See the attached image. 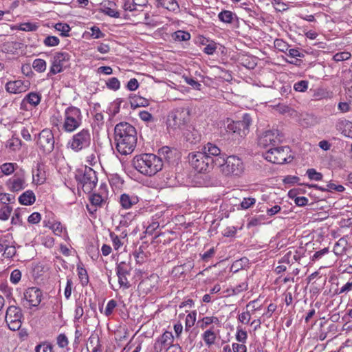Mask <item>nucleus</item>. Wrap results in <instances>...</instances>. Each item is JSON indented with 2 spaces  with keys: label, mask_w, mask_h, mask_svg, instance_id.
<instances>
[{
  "label": "nucleus",
  "mask_w": 352,
  "mask_h": 352,
  "mask_svg": "<svg viewBox=\"0 0 352 352\" xmlns=\"http://www.w3.org/2000/svg\"><path fill=\"white\" fill-rule=\"evenodd\" d=\"M116 148L122 155L131 153L137 144V132L134 126L128 122L117 124L114 129Z\"/></svg>",
  "instance_id": "f257e3e1"
},
{
  "label": "nucleus",
  "mask_w": 352,
  "mask_h": 352,
  "mask_svg": "<svg viewBox=\"0 0 352 352\" xmlns=\"http://www.w3.org/2000/svg\"><path fill=\"white\" fill-rule=\"evenodd\" d=\"M133 167L141 174L153 176L163 167L162 160L152 153H143L134 157L132 161Z\"/></svg>",
  "instance_id": "f03ea898"
},
{
  "label": "nucleus",
  "mask_w": 352,
  "mask_h": 352,
  "mask_svg": "<svg viewBox=\"0 0 352 352\" xmlns=\"http://www.w3.org/2000/svg\"><path fill=\"white\" fill-rule=\"evenodd\" d=\"M190 120V109L188 107H178L168 116L167 129L173 135H180Z\"/></svg>",
  "instance_id": "7ed1b4c3"
},
{
  "label": "nucleus",
  "mask_w": 352,
  "mask_h": 352,
  "mask_svg": "<svg viewBox=\"0 0 352 352\" xmlns=\"http://www.w3.org/2000/svg\"><path fill=\"white\" fill-rule=\"evenodd\" d=\"M188 159L192 168L199 173L209 170L217 165H221L223 163V160L221 158H217L213 161L203 151L190 153Z\"/></svg>",
  "instance_id": "20e7f679"
},
{
  "label": "nucleus",
  "mask_w": 352,
  "mask_h": 352,
  "mask_svg": "<svg viewBox=\"0 0 352 352\" xmlns=\"http://www.w3.org/2000/svg\"><path fill=\"white\" fill-rule=\"evenodd\" d=\"M82 124L80 110L76 107H69L65 111V120L63 129L69 133L74 131Z\"/></svg>",
  "instance_id": "39448f33"
},
{
  "label": "nucleus",
  "mask_w": 352,
  "mask_h": 352,
  "mask_svg": "<svg viewBox=\"0 0 352 352\" xmlns=\"http://www.w3.org/2000/svg\"><path fill=\"white\" fill-rule=\"evenodd\" d=\"M224 162L223 164L217 165L224 175L239 176L243 173L244 165L239 157L235 155L225 157Z\"/></svg>",
  "instance_id": "423d86ee"
},
{
  "label": "nucleus",
  "mask_w": 352,
  "mask_h": 352,
  "mask_svg": "<svg viewBox=\"0 0 352 352\" xmlns=\"http://www.w3.org/2000/svg\"><path fill=\"white\" fill-rule=\"evenodd\" d=\"M91 142V135L87 129H83L74 134L68 142L69 146L74 151L78 152L89 147Z\"/></svg>",
  "instance_id": "0eeeda50"
},
{
  "label": "nucleus",
  "mask_w": 352,
  "mask_h": 352,
  "mask_svg": "<svg viewBox=\"0 0 352 352\" xmlns=\"http://www.w3.org/2000/svg\"><path fill=\"white\" fill-rule=\"evenodd\" d=\"M288 146L270 148L265 154V158L274 164H283L291 157Z\"/></svg>",
  "instance_id": "6e6552de"
},
{
  "label": "nucleus",
  "mask_w": 352,
  "mask_h": 352,
  "mask_svg": "<svg viewBox=\"0 0 352 352\" xmlns=\"http://www.w3.org/2000/svg\"><path fill=\"white\" fill-rule=\"evenodd\" d=\"M22 319L23 314L20 307L12 305L7 308L5 320L10 330H19L22 324Z\"/></svg>",
  "instance_id": "1a4fd4ad"
},
{
  "label": "nucleus",
  "mask_w": 352,
  "mask_h": 352,
  "mask_svg": "<svg viewBox=\"0 0 352 352\" xmlns=\"http://www.w3.org/2000/svg\"><path fill=\"white\" fill-rule=\"evenodd\" d=\"M85 192L89 193L96 187L98 182L96 173L89 167H85L83 174L78 177Z\"/></svg>",
  "instance_id": "9d476101"
},
{
  "label": "nucleus",
  "mask_w": 352,
  "mask_h": 352,
  "mask_svg": "<svg viewBox=\"0 0 352 352\" xmlns=\"http://www.w3.org/2000/svg\"><path fill=\"white\" fill-rule=\"evenodd\" d=\"M37 144L45 153H51L54 148V138L51 130L43 129L39 134Z\"/></svg>",
  "instance_id": "9b49d317"
},
{
  "label": "nucleus",
  "mask_w": 352,
  "mask_h": 352,
  "mask_svg": "<svg viewBox=\"0 0 352 352\" xmlns=\"http://www.w3.org/2000/svg\"><path fill=\"white\" fill-rule=\"evenodd\" d=\"M173 336L170 331H165L160 337H159L153 346L155 352H162L164 349H169L170 346L175 348L179 352L181 348L177 345H173Z\"/></svg>",
  "instance_id": "f8f14e48"
},
{
  "label": "nucleus",
  "mask_w": 352,
  "mask_h": 352,
  "mask_svg": "<svg viewBox=\"0 0 352 352\" xmlns=\"http://www.w3.org/2000/svg\"><path fill=\"white\" fill-rule=\"evenodd\" d=\"M70 56L67 52H57L54 54L52 66L47 76L55 75L63 72L64 63L69 61Z\"/></svg>",
  "instance_id": "ddd939ff"
},
{
  "label": "nucleus",
  "mask_w": 352,
  "mask_h": 352,
  "mask_svg": "<svg viewBox=\"0 0 352 352\" xmlns=\"http://www.w3.org/2000/svg\"><path fill=\"white\" fill-rule=\"evenodd\" d=\"M279 142L278 131L269 130L265 131L258 139L260 146L267 148L270 146H275Z\"/></svg>",
  "instance_id": "4468645a"
},
{
  "label": "nucleus",
  "mask_w": 352,
  "mask_h": 352,
  "mask_svg": "<svg viewBox=\"0 0 352 352\" xmlns=\"http://www.w3.org/2000/svg\"><path fill=\"white\" fill-rule=\"evenodd\" d=\"M24 298L30 306L36 307L41 302L42 292L38 288L30 287L24 293Z\"/></svg>",
  "instance_id": "2eb2a0df"
},
{
  "label": "nucleus",
  "mask_w": 352,
  "mask_h": 352,
  "mask_svg": "<svg viewBox=\"0 0 352 352\" xmlns=\"http://www.w3.org/2000/svg\"><path fill=\"white\" fill-rule=\"evenodd\" d=\"M10 189L12 192H19L23 190L26 186V181L24 173H15L14 175L8 181Z\"/></svg>",
  "instance_id": "dca6fc26"
},
{
  "label": "nucleus",
  "mask_w": 352,
  "mask_h": 352,
  "mask_svg": "<svg viewBox=\"0 0 352 352\" xmlns=\"http://www.w3.org/2000/svg\"><path fill=\"white\" fill-rule=\"evenodd\" d=\"M29 82H26L17 80L14 81H10L6 85V91L12 94H19L25 92L28 88Z\"/></svg>",
  "instance_id": "f3484780"
},
{
  "label": "nucleus",
  "mask_w": 352,
  "mask_h": 352,
  "mask_svg": "<svg viewBox=\"0 0 352 352\" xmlns=\"http://www.w3.org/2000/svg\"><path fill=\"white\" fill-rule=\"evenodd\" d=\"M33 182L36 185L43 184L46 179L45 165L43 163H38L35 169L32 170Z\"/></svg>",
  "instance_id": "a211bd4d"
},
{
  "label": "nucleus",
  "mask_w": 352,
  "mask_h": 352,
  "mask_svg": "<svg viewBox=\"0 0 352 352\" xmlns=\"http://www.w3.org/2000/svg\"><path fill=\"white\" fill-rule=\"evenodd\" d=\"M203 152L214 161L217 158L223 160V164L225 155L221 153V150L216 145L208 142L203 148Z\"/></svg>",
  "instance_id": "6ab92c4d"
},
{
  "label": "nucleus",
  "mask_w": 352,
  "mask_h": 352,
  "mask_svg": "<svg viewBox=\"0 0 352 352\" xmlns=\"http://www.w3.org/2000/svg\"><path fill=\"white\" fill-rule=\"evenodd\" d=\"M251 117L248 113L243 115L241 120L236 121L238 128L240 129L239 135L241 137L246 135L249 131V126L251 124Z\"/></svg>",
  "instance_id": "aec40b11"
},
{
  "label": "nucleus",
  "mask_w": 352,
  "mask_h": 352,
  "mask_svg": "<svg viewBox=\"0 0 352 352\" xmlns=\"http://www.w3.org/2000/svg\"><path fill=\"white\" fill-rule=\"evenodd\" d=\"M138 198L136 196H129L127 194H122L120 198V203L124 209H129L133 205L137 204Z\"/></svg>",
  "instance_id": "412c9836"
},
{
  "label": "nucleus",
  "mask_w": 352,
  "mask_h": 352,
  "mask_svg": "<svg viewBox=\"0 0 352 352\" xmlns=\"http://www.w3.org/2000/svg\"><path fill=\"white\" fill-rule=\"evenodd\" d=\"M36 201V197L33 191L27 190L24 192L19 197V201L22 205H32Z\"/></svg>",
  "instance_id": "4be33fe9"
},
{
  "label": "nucleus",
  "mask_w": 352,
  "mask_h": 352,
  "mask_svg": "<svg viewBox=\"0 0 352 352\" xmlns=\"http://www.w3.org/2000/svg\"><path fill=\"white\" fill-rule=\"evenodd\" d=\"M130 104L131 108L135 109L140 107H146L149 104L148 100L140 96L134 95L130 97Z\"/></svg>",
  "instance_id": "5701e85b"
},
{
  "label": "nucleus",
  "mask_w": 352,
  "mask_h": 352,
  "mask_svg": "<svg viewBox=\"0 0 352 352\" xmlns=\"http://www.w3.org/2000/svg\"><path fill=\"white\" fill-rule=\"evenodd\" d=\"M158 5L167 9L169 11H177L179 10V6L176 0H157Z\"/></svg>",
  "instance_id": "b1692460"
},
{
  "label": "nucleus",
  "mask_w": 352,
  "mask_h": 352,
  "mask_svg": "<svg viewBox=\"0 0 352 352\" xmlns=\"http://www.w3.org/2000/svg\"><path fill=\"white\" fill-rule=\"evenodd\" d=\"M347 241L344 238L340 239L334 245L333 252L336 255H341L346 250Z\"/></svg>",
  "instance_id": "393cba45"
},
{
  "label": "nucleus",
  "mask_w": 352,
  "mask_h": 352,
  "mask_svg": "<svg viewBox=\"0 0 352 352\" xmlns=\"http://www.w3.org/2000/svg\"><path fill=\"white\" fill-rule=\"evenodd\" d=\"M132 268L129 263L124 261L118 264L116 267L117 275H129Z\"/></svg>",
  "instance_id": "a878e982"
},
{
  "label": "nucleus",
  "mask_w": 352,
  "mask_h": 352,
  "mask_svg": "<svg viewBox=\"0 0 352 352\" xmlns=\"http://www.w3.org/2000/svg\"><path fill=\"white\" fill-rule=\"evenodd\" d=\"M12 212V207L0 204V220L7 221Z\"/></svg>",
  "instance_id": "bb28decb"
},
{
  "label": "nucleus",
  "mask_w": 352,
  "mask_h": 352,
  "mask_svg": "<svg viewBox=\"0 0 352 352\" xmlns=\"http://www.w3.org/2000/svg\"><path fill=\"white\" fill-rule=\"evenodd\" d=\"M23 101H26L28 103L35 107L39 104L41 96L37 93L31 92L26 96Z\"/></svg>",
  "instance_id": "cd10ccee"
},
{
  "label": "nucleus",
  "mask_w": 352,
  "mask_h": 352,
  "mask_svg": "<svg viewBox=\"0 0 352 352\" xmlns=\"http://www.w3.org/2000/svg\"><path fill=\"white\" fill-rule=\"evenodd\" d=\"M145 0H133V2H130L129 1H126L123 8L124 10L129 11H134L136 10V6H143L144 5Z\"/></svg>",
  "instance_id": "c85d7f7f"
},
{
  "label": "nucleus",
  "mask_w": 352,
  "mask_h": 352,
  "mask_svg": "<svg viewBox=\"0 0 352 352\" xmlns=\"http://www.w3.org/2000/svg\"><path fill=\"white\" fill-rule=\"evenodd\" d=\"M182 133L185 136L186 141L189 142L190 143L195 144L199 140V135L198 132L195 129H193L192 132L186 131L185 132L183 131Z\"/></svg>",
  "instance_id": "c756f323"
},
{
  "label": "nucleus",
  "mask_w": 352,
  "mask_h": 352,
  "mask_svg": "<svg viewBox=\"0 0 352 352\" xmlns=\"http://www.w3.org/2000/svg\"><path fill=\"white\" fill-rule=\"evenodd\" d=\"M234 14L229 10H223L219 14L218 17L222 22L231 23L233 20Z\"/></svg>",
  "instance_id": "7c9ffc66"
},
{
  "label": "nucleus",
  "mask_w": 352,
  "mask_h": 352,
  "mask_svg": "<svg viewBox=\"0 0 352 352\" xmlns=\"http://www.w3.org/2000/svg\"><path fill=\"white\" fill-rule=\"evenodd\" d=\"M54 28L60 32V35L63 36H69V32L70 31L71 28L69 25L67 23H58L54 25Z\"/></svg>",
  "instance_id": "2f4dec72"
},
{
  "label": "nucleus",
  "mask_w": 352,
  "mask_h": 352,
  "mask_svg": "<svg viewBox=\"0 0 352 352\" xmlns=\"http://www.w3.org/2000/svg\"><path fill=\"white\" fill-rule=\"evenodd\" d=\"M203 339L206 344L210 346L214 343L216 336L213 331L207 330L203 335Z\"/></svg>",
  "instance_id": "473e14b6"
},
{
  "label": "nucleus",
  "mask_w": 352,
  "mask_h": 352,
  "mask_svg": "<svg viewBox=\"0 0 352 352\" xmlns=\"http://www.w3.org/2000/svg\"><path fill=\"white\" fill-rule=\"evenodd\" d=\"M173 37L175 41H186L190 38V35L188 32L184 31H177L173 34Z\"/></svg>",
  "instance_id": "72a5a7b5"
},
{
  "label": "nucleus",
  "mask_w": 352,
  "mask_h": 352,
  "mask_svg": "<svg viewBox=\"0 0 352 352\" xmlns=\"http://www.w3.org/2000/svg\"><path fill=\"white\" fill-rule=\"evenodd\" d=\"M32 67L36 72H43L46 69V62L43 59H35L33 61Z\"/></svg>",
  "instance_id": "f704fd0d"
},
{
  "label": "nucleus",
  "mask_w": 352,
  "mask_h": 352,
  "mask_svg": "<svg viewBox=\"0 0 352 352\" xmlns=\"http://www.w3.org/2000/svg\"><path fill=\"white\" fill-rule=\"evenodd\" d=\"M274 43L275 48L280 52H286L289 50V45L282 39H276Z\"/></svg>",
  "instance_id": "c9c22d12"
},
{
  "label": "nucleus",
  "mask_w": 352,
  "mask_h": 352,
  "mask_svg": "<svg viewBox=\"0 0 352 352\" xmlns=\"http://www.w3.org/2000/svg\"><path fill=\"white\" fill-rule=\"evenodd\" d=\"M248 258L245 257L242 258L240 260H236L232 265L231 270L234 272H238L239 270L243 267V266L248 263Z\"/></svg>",
  "instance_id": "e433bc0d"
},
{
  "label": "nucleus",
  "mask_w": 352,
  "mask_h": 352,
  "mask_svg": "<svg viewBox=\"0 0 352 352\" xmlns=\"http://www.w3.org/2000/svg\"><path fill=\"white\" fill-rule=\"evenodd\" d=\"M78 273L79 278L82 285H86L89 282V277L86 270L81 267H78Z\"/></svg>",
  "instance_id": "4c0bfd02"
},
{
  "label": "nucleus",
  "mask_w": 352,
  "mask_h": 352,
  "mask_svg": "<svg viewBox=\"0 0 352 352\" xmlns=\"http://www.w3.org/2000/svg\"><path fill=\"white\" fill-rule=\"evenodd\" d=\"M106 85L109 89H112L114 91L119 89L120 87V81L116 77L109 78L108 81L106 82Z\"/></svg>",
  "instance_id": "58836bf2"
},
{
  "label": "nucleus",
  "mask_w": 352,
  "mask_h": 352,
  "mask_svg": "<svg viewBox=\"0 0 352 352\" xmlns=\"http://www.w3.org/2000/svg\"><path fill=\"white\" fill-rule=\"evenodd\" d=\"M219 322V319L217 317H204L201 321H199L198 322L200 323V327L201 329H205L208 325L212 324V323H217Z\"/></svg>",
  "instance_id": "ea45409f"
},
{
  "label": "nucleus",
  "mask_w": 352,
  "mask_h": 352,
  "mask_svg": "<svg viewBox=\"0 0 352 352\" xmlns=\"http://www.w3.org/2000/svg\"><path fill=\"white\" fill-rule=\"evenodd\" d=\"M59 38L54 36H48L43 41L45 45L48 47L56 46L59 44Z\"/></svg>",
  "instance_id": "a19ab883"
},
{
  "label": "nucleus",
  "mask_w": 352,
  "mask_h": 352,
  "mask_svg": "<svg viewBox=\"0 0 352 352\" xmlns=\"http://www.w3.org/2000/svg\"><path fill=\"white\" fill-rule=\"evenodd\" d=\"M307 175L311 180L320 181L322 179V175L317 172L314 168H309L307 170Z\"/></svg>",
  "instance_id": "79ce46f5"
},
{
  "label": "nucleus",
  "mask_w": 352,
  "mask_h": 352,
  "mask_svg": "<svg viewBox=\"0 0 352 352\" xmlns=\"http://www.w3.org/2000/svg\"><path fill=\"white\" fill-rule=\"evenodd\" d=\"M36 352H54L53 346L49 343H42L36 346Z\"/></svg>",
  "instance_id": "37998d69"
},
{
  "label": "nucleus",
  "mask_w": 352,
  "mask_h": 352,
  "mask_svg": "<svg viewBox=\"0 0 352 352\" xmlns=\"http://www.w3.org/2000/svg\"><path fill=\"white\" fill-rule=\"evenodd\" d=\"M196 312L193 311L190 314H188L186 318V329L187 330L188 328H190L192 327L195 322L196 320Z\"/></svg>",
  "instance_id": "c03bdc74"
},
{
  "label": "nucleus",
  "mask_w": 352,
  "mask_h": 352,
  "mask_svg": "<svg viewBox=\"0 0 352 352\" xmlns=\"http://www.w3.org/2000/svg\"><path fill=\"white\" fill-rule=\"evenodd\" d=\"M1 170L3 174L9 175L14 171V164L12 163H5L1 166Z\"/></svg>",
  "instance_id": "a18cd8bd"
},
{
  "label": "nucleus",
  "mask_w": 352,
  "mask_h": 352,
  "mask_svg": "<svg viewBox=\"0 0 352 352\" xmlns=\"http://www.w3.org/2000/svg\"><path fill=\"white\" fill-rule=\"evenodd\" d=\"M351 57V54L347 52L336 53L333 56V60L336 62L348 60Z\"/></svg>",
  "instance_id": "49530a36"
},
{
  "label": "nucleus",
  "mask_w": 352,
  "mask_h": 352,
  "mask_svg": "<svg viewBox=\"0 0 352 352\" xmlns=\"http://www.w3.org/2000/svg\"><path fill=\"white\" fill-rule=\"evenodd\" d=\"M308 87V82L307 80H300L296 82L294 85V88L296 91L303 92L307 90Z\"/></svg>",
  "instance_id": "de8ad7c7"
},
{
  "label": "nucleus",
  "mask_w": 352,
  "mask_h": 352,
  "mask_svg": "<svg viewBox=\"0 0 352 352\" xmlns=\"http://www.w3.org/2000/svg\"><path fill=\"white\" fill-rule=\"evenodd\" d=\"M116 306H117V302L116 300H109L106 306V308L104 310V314L107 316H110L113 313V311L116 308Z\"/></svg>",
  "instance_id": "09e8293b"
},
{
  "label": "nucleus",
  "mask_w": 352,
  "mask_h": 352,
  "mask_svg": "<svg viewBox=\"0 0 352 352\" xmlns=\"http://www.w3.org/2000/svg\"><path fill=\"white\" fill-rule=\"evenodd\" d=\"M248 338L247 332L241 329L237 328V332L236 334V339L238 342L244 343L245 342Z\"/></svg>",
  "instance_id": "8fccbe9b"
},
{
  "label": "nucleus",
  "mask_w": 352,
  "mask_h": 352,
  "mask_svg": "<svg viewBox=\"0 0 352 352\" xmlns=\"http://www.w3.org/2000/svg\"><path fill=\"white\" fill-rule=\"evenodd\" d=\"M256 202V200L254 198L252 197H246L243 199V201L241 203V206L243 209H248L250 208L252 206H253Z\"/></svg>",
  "instance_id": "3c124183"
},
{
  "label": "nucleus",
  "mask_w": 352,
  "mask_h": 352,
  "mask_svg": "<svg viewBox=\"0 0 352 352\" xmlns=\"http://www.w3.org/2000/svg\"><path fill=\"white\" fill-rule=\"evenodd\" d=\"M16 250L13 245H6V248L3 252V256L7 258H12L16 254Z\"/></svg>",
  "instance_id": "603ef678"
},
{
  "label": "nucleus",
  "mask_w": 352,
  "mask_h": 352,
  "mask_svg": "<svg viewBox=\"0 0 352 352\" xmlns=\"http://www.w3.org/2000/svg\"><path fill=\"white\" fill-rule=\"evenodd\" d=\"M21 278V272L19 270H14L12 272L10 275V281L16 284L19 282Z\"/></svg>",
  "instance_id": "864d4df0"
},
{
  "label": "nucleus",
  "mask_w": 352,
  "mask_h": 352,
  "mask_svg": "<svg viewBox=\"0 0 352 352\" xmlns=\"http://www.w3.org/2000/svg\"><path fill=\"white\" fill-rule=\"evenodd\" d=\"M330 96V94L324 89H318L314 94L316 100H322L327 98Z\"/></svg>",
  "instance_id": "5fc2aeb1"
},
{
  "label": "nucleus",
  "mask_w": 352,
  "mask_h": 352,
  "mask_svg": "<svg viewBox=\"0 0 352 352\" xmlns=\"http://www.w3.org/2000/svg\"><path fill=\"white\" fill-rule=\"evenodd\" d=\"M68 340L67 336L61 333L57 337V344L60 348H65L68 345Z\"/></svg>",
  "instance_id": "6e6d98bb"
},
{
  "label": "nucleus",
  "mask_w": 352,
  "mask_h": 352,
  "mask_svg": "<svg viewBox=\"0 0 352 352\" xmlns=\"http://www.w3.org/2000/svg\"><path fill=\"white\" fill-rule=\"evenodd\" d=\"M41 219V214L39 212H33L32 214H31L28 217V221L30 223L36 224V223H38V222H40Z\"/></svg>",
  "instance_id": "4d7b16f0"
},
{
  "label": "nucleus",
  "mask_w": 352,
  "mask_h": 352,
  "mask_svg": "<svg viewBox=\"0 0 352 352\" xmlns=\"http://www.w3.org/2000/svg\"><path fill=\"white\" fill-rule=\"evenodd\" d=\"M90 30L91 31V36L94 38H103L104 36V34L102 33L99 28L96 26H93L90 28Z\"/></svg>",
  "instance_id": "13d9d810"
},
{
  "label": "nucleus",
  "mask_w": 352,
  "mask_h": 352,
  "mask_svg": "<svg viewBox=\"0 0 352 352\" xmlns=\"http://www.w3.org/2000/svg\"><path fill=\"white\" fill-rule=\"evenodd\" d=\"M185 81L188 85L192 86L194 89L197 90L201 89V85L195 79L190 77H186Z\"/></svg>",
  "instance_id": "bf43d9fd"
},
{
  "label": "nucleus",
  "mask_w": 352,
  "mask_h": 352,
  "mask_svg": "<svg viewBox=\"0 0 352 352\" xmlns=\"http://www.w3.org/2000/svg\"><path fill=\"white\" fill-rule=\"evenodd\" d=\"M227 131L239 135L240 129L238 128L236 121H231L230 123H228L227 125Z\"/></svg>",
  "instance_id": "052dcab7"
},
{
  "label": "nucleus",
  "mask_w": 352,
  "mask_h": 352,
  "mask_svg": "<svg viewBox=\"0 0 352 352\" xmlns=\"http://www.w3.org/2000/svg\"><path fill=\"white\" fill-rule=\"evenodd\" d=\"M22 223V220L21 218L20 212L16 210L14 211V215L11 219V223L12 225H21Z\"/></svg>",
  "instance_id": "680f3d73"
},
{
  "label": "nucleus",
  "mask_w": 352,
  "mask_h": 352,
  "mask_svg": "<svg viewBox=\"0 0 352 352\" xmlns=\"http://www.w3.org/2000/svg\"><path fill=\"white\" fill-rule=\"evenodd\" d=\"M38 27L35 23H25L21 25V30L23 31H36Z\"/></svg>",
  "instance_id": "e2e57ef3"
},
{
  "label": "nucleus",
  "mask_w": 352,
  "mask_h": 352,
  "mask_svg": "<svg viewBox=\"0 0 352 352\" xmlns=\"http://www.w3.org/2000/svg\"><path fill=\"white\" fill-rule=\"evenodd\" d=\"M118 278V283L120 287H124V288H129L130 287V284L127 280V275H117Z\"/></svg>",
  "instance_id": "0e129e2a"
},
{
  "label": "nucleus",
  "mask_w": 352,
  "mask_h": 352,
  "mask_svg": "<svg viewBox=\"0 0 352 352\" xmlns=\"http://www.w3.org/2000/svg\"><path fill=\"white\" fill-rule=\"evenodd\" d=\"M160 226V224L157 221H153L150 223L146 228V233L148 234H153L154 231L157 229Z\"/></svg>",
  "instance_id": "69168bd1"
},
{
  "label": "nucleus",
  "mask_w": 352,
  "mask_h": 352,
  "mask_svg": "<svg viewBox=\"0 0 352 352\" xmlns=\"http://www.w3.org/2000/svg\"><path fill=\"white\" fill-rule=\"evenodd\" d=\"M338 109L341 113H346L351 110L349 103L346 102H340L338 104Z\"/></svg>",
  "instance_id": "338daca9"
},
{
  "label": "nucleus",
  "mask_w": 352,
  "mask_h": 352,
  "mask_svg": "<svg viewBox=\"0 0 352 352\" xmlns=\"http://www.w3.org/2000/svg\"><path fill=\"white\" fill-rule=\"evenodd\" d=\"M139 87L138 81L136 78H131L127 83L126 87L130 91H135Z\"/></svg>",
  "instance_id": "774afa93"
}]
</instances>
